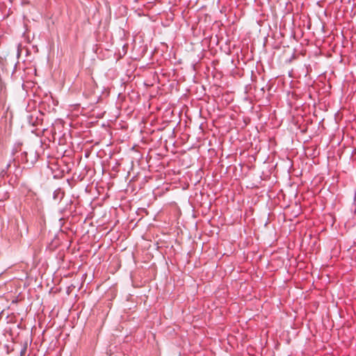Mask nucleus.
<instances>
[{"instance_id": "2", "label": "nucleus", "mask_w": 356, "mask_h": 356, "mask_svg": "<svg viewBox=\"0 0 356 356\" xmlns=\"http://www.w3.org/2000/svg\"><path fill=\"white\" fill-rule=\"evenodd\" d=\"M21 146L22 144L20 143H15L12 150V154H15L18 153L19 150L21 149Z\"/></svg>"}, {"instance_id": "1", "label": "nucleus", "mask_w": 356, "mask_h": 356, "mask_svg": "<svg viewBox=\"0 0 356 356\" xmlns=\"http://www.w3.org/2000/svg\"><path fill=\"white\" fill-rule=\"evenodd\" d=\"M48 166L52 170H60L61 172L65 171L64 168V157H48Z\"/></svg>"}, {"instance_id": "3", "label": "nucleus", "mask_w": 356, "mask_h": 356, "mask_svg": "<svg viewBox=\"0 0 356 356\" xmlns=\"http://www.w3.org/2000/svg\"><path fill=\"white\" fill-rule=\"evenodd\" d=\"M146 159H148V156H146ZM149 159H151V157H149ZM147 161L148 162V161L147 160Z\"/></svg>"}]
</instances>
